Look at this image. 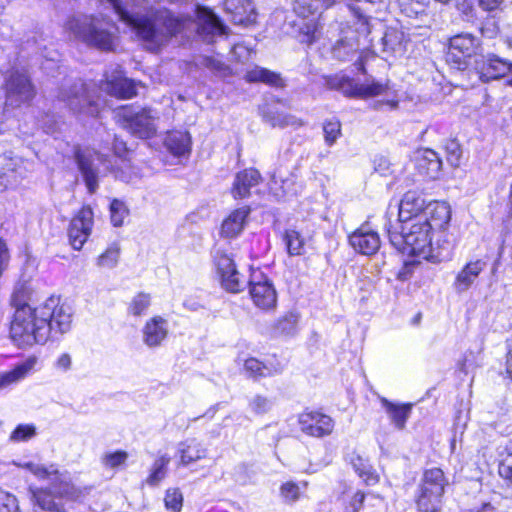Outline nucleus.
I'll return each mask as SVG.
<instances>
[{
	"mask_svg": "<svg viewBox=\"0 0 512 512\" xmlns=\"http://www.w3.org/2000/svg\"><path fill=\"white\" fill-rule=\"evenodd\" d=\"M450 219L451 210L447 203H429L424 214L414 221L387 228L390 243L403 254L439 262L443 250L449 246L446 230Z\"/></svg>",
	"mask_w": 512,
	"mask_h": 512,
	"instance_id": "nucleus-1",
	"label": "nucleus"
},
{
	"mask_svg": "<svg viewBox=\"0 0 512 512\" xmlns=\"http://www.w3.org/2000/svg\"><path fill=\"white\" fill-rule=\"evenodd\" d=\"M15 313L10 324V338L19 348L44 344L51 334H64L72 324V309L57 297L48 298L38 307L21 303L20 292L11 299Z\"/></svg>",
	"mask_w": 512,
	"mask_h": 512,
	"instance_id": "nucleus-2",
	"label": "nucleus"
},
{
	"mask_svg": "<svg viewBox=\"0 0 512 512\" xmlns=\"http://www.w3.org/2000/svg\"><path fill=\"white\" fill-rule=\"evenodd\" d=\"M188 24L193 23L174 17L168 10H160L149 17L140 18H134L130 14V30H134L151 51L159 49L171 36L181 32Z\"/></svg>",
	"mask_w": 512,
	"mask_h": 512,
	"instance_id": "nucleus-3",
	"label": "nucleus"
},
{
	"mask_svg": "<svg viewBox=\"0 0 512 512\" xmlns=\"http://www.w3.org/2000/svg\"><path fill=\"white\" fill-rule=\"evenodd\" d=\"M65 29L75 39L101 50H112L116 40V28L102 18L81 15L70 18Z\"/></svg>",
	"mask_w": 512,
	"mask_h": 512,
	"instance_id": "nucleus-4",
	"label": "nucleus"
},
{
	"mask_svg": "<svg viewBox=\"0 0 512 512\" xmlns=\"http://www.w3.org/2000/svg\"><path fill=\"white\" fill-rule=\"evenodd\" d=\"M346 8L350 13L351 22L356 28L341 27V38L334 45L332 53L336 59L341 61L353 60L355 57L359 60L362 56V52H359V40L372 33V25L369 19L361 13L359 7L351 5Z\"/></svg>",
	"mask_w": 512,
	"mask_h": 512,
	"instance_id": "nucleus-5",
	"label": "nucleus"
},
{
	"mask_svg": "<svg viewBox=\"0 0 512 512\" xmlns=\"http://www.w3.org/2000/svg\"><path fill=\"white\" fill-rule=\"evenodd\" d=\"M447 485L448 480L441 469L431 468L425 470L416 497L418 510L420 512H439Z\"/></svg>",
	"mask_w": 512,
	"mask_h": 512,
	"instance_id": "nucleus-6",
	"label": "nucleus"
},
{
	"mask_svg": "<svg viewBox=\"0 0 512 512\" xmlns=\"http://www.w3.org/2000/svg\"><path fill=\"white\" fill-rule=\"evenodd\" d=\"M341 90L351 97L372 98L382 96L383 99L377 102L376 108L381 109L384 106L389 109H396L398 106V96L394 89L387 84L375 80H367L364 83H356L349 78H343Z\"/></svg>",
	"mask_w": 512,
	"mask_h": 512,
	"instance_id": "nucleus-7",
	"label": "nucleus"
},
{
	"mask_svg": "<svg viewBox=\"0 0 512 512\" xmlns=\"http://www.w3.org/2000/svg\"><path fill=\"white\" fill-rule=\"evenodd\" d=\"M6 107H19L28 103L35 95L34 87L24 68L13 67L5 79Z\"/></svg>",
	"mask_w": 512,
	"mask_h": 512,
	"instance_id": "nucleus-8",
	"label": "nucleus"
},
{
	"mask_svg": "<svg viewBox=\"0 0 512 512\" xmlns=\"http://www.w3.org/2000/svg\"><path fill=\"white\" fill-rule=\"evenodd\" d=\"M59 99L65 102L70 110L79 116L95 117L99 114L100 105L93 98L85 83L78 81L69 88H62Z\"/></svg>",
	"mask_w": 512,
	"mask_h": 512,
	"instance_id": "nucleus-9",
	"label": "nucleus"
},
{
	"mask_svg": "<svg viewBox=\"0 0 512 512\" xmlns=\"http://www.w3.org/2000/svg\"><path fill=\"white\" fill-rule=\"evenodd\" d=\"M249 294L253 304L262 311H273L277 306L278 297L274 284L259 270L251 273Z\"/></svg>",
	"mask_w": 512,
	"mask_h": 512,
	"instance_id": "nucleus-10",
	"label": "nucleus"
},
{
	"mask_svg": "<svg viewBox=\"0 0 512 512\" xmlns=\"http://www.w3.org/2000/svg\"><path fill=\"white\" fill-rule=\"evenodd\" d=\"M214 262L221 286L228 292L239 293L246 286V279L237 270L234 260L225 252L217 250Z\"/></svg>",
	"mask_w": 512,
	"mask_h": 512,
	"instance_id": "nucleus-11",
	"label": "nucleus"
},
{
	"mask_svg": "<svg viewBox=\"0 0 512 512\" xmlns=\"http://www.w3.org/2000/svg\"><path fill=\"white\" fill-rule=\"evenodd\" d=\"M23 468L31 472L34 476L42 480H49L52 482L59 481V485L55 486V492L61 496L69 499H77L81 491L72 484L64 475H59L57 468L54 465L45 466L40 463L26 462L21 465Z\"/></svg>",
	"mask_w": 512,
	"mask_h": 512,
	"instance_id": "nucleus-12",
	"label": "nucleus"
},
{
	"mask_svg": "<svg viewBox=\"0 0 512 512\" xmlns=\"http://www.w3.org/2000/svg\"><path fill=\"white\" fill-rule=\"evenodd\" d=\"M480 48V40L469 33L458 34L450 39L447 61L462 69L466 60L476 55Z\"/></svg>",
	"mask_w": 512,
	"mask_h": 512,
	"instance_id": "nucleus-13",
	"label": "nucleus"
},
{
	"mask_svg": "<svg viewBox=\"0 0 512 512\" xmlns=\"http://www.w3.org/2000/svg\"><path fill=\"white\" fill-rule=\"evenodd\" d=\"M298 423L303 433L317 438L330 435L334 429L333 419L317 411L302 413L299 416Z\"/></svg>",
	"mask_w": 512,
	"mask_h": 512,
	"instance_id": "nucleus-14",
	"label": "nucleus"
},
{
	"mask_svg": "<svg viewBox=\"0 0 512 512\" xmlns=\"http://www.w3.org/2000/svg\"><path fill=\"white\" fill-rule=\"evenodd\" d=\"M372 47L383 54V58L402 55L406 47L404 32L398 27H387L383 35L375 43L374 38L370 40Z\"/></svg>",
	"mask_w": 512,
	"mask_h": 512,
	"instance_id": "nucleus-15",
	"label": "nucleus"
},
{
	"mask_svg": "<svg viewBox=\"0 0 512 512\" xmlns=\"http://www.w3.org/2000/svg\"><path fill=\"white\" fill-rule=\"evenodd\" d=\"M477 69L482 81L507 78V83L512 86V63L497 55L483 57L477 64Z\"/></svg>",
	"mask_w": 512,
	"mask_h": 512,
	"instance_id": "nucleus-16",
	"label": "nucleus"
},
{
	"mask_svg": "<svg viewBox=\"0 0 512 512\" xmlns=\"http://www.w3.org/2000/svg\"><path fill=\"white\" fill-rule=\"evenodd\" d=\"M93 226V212L90 207H83L71 220L68 236L72 247L80 250L87 241Z\"/></svg>",
	"mask_w": 512,
	"mask_h": 512,
	"instance_id": "nucleus-17",
	"label": "nucleus"
},
{
	"mask_svg": "<svg viewBox=\"0 0 512 512\" xmlns=\"http://www.w3.org/2000/svg\"><path fill=\"white\" fill-rule=\"evenodd\" d=\"M487 262L483 259H475L467 262L456 274L453 288L458 294L467 292L475 285L480 274L486 269Z\"/></svg>",
	"mask_w": 512,
	"mask_h": 512,
	"instance_id": "nucleus-18",
	"label": "nucleus"
},
{
	"mask_svg": "<svg viewBox=\"0 0 512 512\" xmlns=\"http://www.w3.org/2000/svg\"><path fill=\"white\" fill-rule=\"evenodd\" d=\"M225 12L231 22L248 26L256 22L257 12L252 0H225Z\"/></svg>",
	"mask_w": 512,
	"mask_h": 512,
	"instance_id": "nucleus-19",
	"label": "nucleus"
},
{
	"mask_svg": "<svg viewBox=\"0 0 512 512\" xmlns=\"http://www.w3.org/2000/svg\"><path fill=\"white\" fill-rule=\"evenodd\" d=\"M422 196L415 191L406 192L398 205V223L396 226L414 221L426 211Z\"/></svg>",
	"mask_w": 512,
	"mask_h": 512,
	"instance_id": "nucleus-20",
	"label": "nucleus"
},
{
	"mask_svg": "<svg viewBox=\"0 0 512 512\" xmlns=\"http://www.w3.org/2000/svg\"><path fill=\"white\" fill-rule=\"evenodd\" d=\"M413 160L419 173L429 179H437L441 175L442 160L437 152L428 148H421L414 152Z\"/></svg>",
	"mask_w": 512,
	"mask_h": 512,
	"instance_id": "nucleus-21",
	"label": "nucleus"
},
{
	"mask_svg": "<svg viewBox=\"0 0 512 512\" xmlns=\"http://www.w3.org/2000/svg\"><path fill=\"white\" fill-rule=\"evenodd\" d=\"M168 333V321L160 315L153 316L142 329L143 342L150 348L159 347L168 337Z\"/></svg>",
	"mask_w": 512,
	"mask_h": 512,
	"instance_id": "nucleus-22",
	"label": "nucleus"
},
{
	"mask_svg": "<svg viewBox=\"0 0 512 512\" xmlns=\"http://www.w3.org/2000/svg\"><path fill=\"white\" fill-rule=\"evenodd\" d=\"M38 365V357L30 355L25 360L17 363L11 370L0 375V388H7L24 380L38 370Z\"/></svg>",
	"mask_w": 512,
	"mask_h": 512,
	"instance_id": "nucleus-23",
	"label": "nucleus"
},
{
	"mask_svg": "<svg viewBox=\"0 0 512 512\" xmlns=\"http://www.w3.org/2000/svg\"><path fill=\"white\" fill-rule=\"evenodd\" d=\"M76 160L89 192L94 193L98 188L95 162L100 160L99 154L91 150L78 151Z\"/></svg>",
	"mask_w": 512,
	"mask_h": 512,
	"instance_id": "nucleus-24",
	"label": "nucleus"
},
{
	"mask_svg": "<svg viewBox=\"0 0 512 512\" xmlns=\"http://www.w3.org/2000/svg\"><path fill=\"white\" fill-rule=\"evenodd\" d=\"M166 151L180 163L182 158H187L191 152V138L187 132L170 131L163 140Z\"/></svg>",
	"mask_w": 512,
	"mask_h": 512,
	"instance_id": "nucleus-25",
	"label": "nucleus"
},
{
	"mask_svg": "<svg viewBox=\"0 0 512 512\" xmlns=\"http://www.w3.org/2000/svg\"><path fill=\"white\" fill-rule=\"evenodd\" d=\"M350 245L363 255H373L380 248V237L377 232L361 227L349 236Z\"/></svg>",
	"mask_w": 512,
	"mask_h": 512,
	"instance_id": "nucleus-26",
	"label": "nucleus"
},
{
	"mask_svg": "<svg viewBox=\"0 0 512 512\" xmlns=\"http://www.w3.org/2000/svg\"><path fill=\"white\" fill-rule=\"evenodd\" d=\"M176 456L179 458L181 465L188 466L197 461L206 459L208 449L196 439H186L178 444Z\"/></svg>",
	"mask_w": 512,
	"mask_h": 512,
	"instance_id": "nucleus-27",
	"label": "nucleus"
},
{
	"mask_svg": "<svg viewBox=\"0 0 512 512\" xmlns=\"http://www.w3.org/2000/svg\"><path fill=\"white\" fill-rule=\"evenodd\" d=\"M195 12L197 17L196 26L199 34L214 36L225 33V27L212 10L197 5Z\"/></svg>",
	"mask_w": 512,
	"mask_h": 512,
	"instance_id": "nucleus-28",
	"label": "nucleus"
},
{
	"mask_svg": "<svg viewBox=\"0 0 512 512\" xmlns=\"http://www.w3.org/2000/svg\"><path fill=\"white\" fill-rule=\"evenodd\" d=\"M156 117L151 110L143 109L141 112L130 115V133L140 138H150L156 132Z\"/></svg>",
	"mask_w": 512,
	"mask_h": 512,
	"instance_id": "nucleus-29",
	"label": "nucleus"
},
{
	"mask_svg": "<svg viewBox=\"0 0 512 512\" xmlns=\"http://www.w3.org/2000/svg\"><path fill=\"white\" fill-rule=\"evenodd\" d=\"M379 400L391 424L397 430H403L406 426L407 420L411 415L412 405L396 404L389 401L385 397H379Z\"/></svg>",
	"mask_w": 512,
	"mask_h": 512,
	"instance_id": "nucleus-30",
	"label": "nucleus"
},
{
	"mask_svg": "<svg viewBox=\"0 0 512 512\" xmlns=\"http://www.w3.org/2000/svg\"><path fill=\"white\" fill-rule=\"evenodd\" d=\"M249 213L250 209L248 207H241L232 211L222 223L221 235L226 238L238 236L245 226Z\"/></svg>",
	"mask_w": 512,
	"mask_h": 512,
	"instance_id": "nucleus-31",
	"label": "nucleus"
},
{
	"mask_svg": "<svg viewBox=\"0 0 512 512\" xmlns=\"http://www.w3.org/2000/svg\"><path fill=\"white\" fill-rule=\"evenodd\" d=\"M101 89L115 98L126 99L128 95V85L125 71L118 68L111 71L107 75L106 81L102 83Z\"/></svg>",
	"mask_w": 512,
	"mask_h": 512,
	"instance_id": "nucleus-32",
	"label": "nucleus"
},
{
	"mask_svg": "<svg viewBox=\"0 0 512 512\" xmlns=\"http://www.w3.org/2000/svg\"><path fill=\"white\" fill-rule=\"evenodd\" d=\"M260 174L257 170L247 169L239 172L232 188L234 198H245L249 196L250 189L259 183Z\"/></svg>",
	"mask_w": 512,
	"mask_h": 512,
	"instance_id": "nucleus-33",
	"label": "nucleus"
},
{
	"mask_svg": "<svg viewBox=\"0 0 512 512\" xmlns=\"http://www.w3.org/2000/svg\"><path fill=\"white\" fill-rule=\"evenodd\" d=\"M244 371L252 378L270 377L281 372L279 364L263 363L256 358H248L243 364Z\"/></svg>",
	"mask_w": 512,
	"mask_h": 512,
	"instance_id": "nucleus-34",
	"label": "nucleus"
},
{
	"mask_svg": "<svg viewBox=\"0 0 512 512\" xmlns=\"http://www.w3.org/2000/svg\"><path fill=\"white\" fill-rule=\"evenodd\" d=\"M335 2L336 0H295L293 10L298 16L306 18L321 13Z\"/></svg>",
	"mask_w": 512,
	"mask_h": 512,
	"instance_id": "nucleus-35",
	"label": "nucleus"
},
{
	"mask_svg": "<svg viewBox=\"0 0 512 512\" xmlns=\"http://www.w3.org/2000/svg\"><path fill=\"white\" fill-rule=\"evenodd\" d=\"M321 36V24L319 19H312L310 21H302L299 24L296 38L299 42L311 45L316 42Z\"/></svg>",
	"mask_w": 512,
	"mask_h": 512,
	"instance_id": "nucleus-36",
	"label": "nucleus"
},
{
	"mask_svg": "<svg viewBox=\"0 0 512 512\" xmlns=\"http://www.w3.org/2000/svg\"><path fill=\"white\" fill-rule=\"evenodd\" d=\"M246 80L249 82H263L272 86H282L283 81L279 74L261 67H255L246 73Z\"/></svg>",
	"mask_w": 512,
	"mask_h": 512,
	"instance_id": "nucleus-37",
	"label": "nucleus"
},
{
	"mask_svg": "<svg viewBox=\"0 0 512 512\" xmlns=\"http://www.w3.org/2000/svg\"><path fill=\"white\" fill-rule=\"evenodd\" d=\"M351 464L359 477L362 478L367 485H374L378 482V475L372 470V467L366 459L356 455L351 458Z\"/></svg>",
	"mask_w": 512,
	"mask_h": 512,
	"instance_id": "nucleus-38",
	"label": "nucleus"
},
{
	"mask_svg": "<svg viewBox=\"0 0 512 512\" xmlns=\"http://www.w3.org/2000/svg\"><path fill=\"white\" fill-rule=\"evenodd\" d=\"M263 119L272 127H286V126H295L300 125L298 120L291 115L269 110L263 112Z\"/></svg>",
	"mask_w": 512,
	"mask_h": 512,
	"instance_id": "nucleus-39",
	"label": "nucleus"
},
{
	"mask_svg": "<svg viewBox=\"0 0 512 512\" xmlns=\"http://www.w3.org/2000/svg\"><path fill=\"white\" fill-rule=\"evenodd\" d=\"M169 462L170 457L167 455H162L155 460L151 473L147 478V483L149 485H157L166 477Z\"/></svg>",
	"mask_w": 512,
	"mask_h": 512,
	"instance_id": "nucleus-40",
	"label": "nucleus"
},
{
	"mask_svg": "<svg viewBox=\"0 0 512 512\" xmlns=\"http://www.w3.org/2000/svg\"><path fill=\"white\" fill-rule=\"evenodd\" d=\"M294 185L295 182L292 177L283 179L281 175H274L270 183V189L276 196L284 197L295 193Z\"/></svg>",
	"mask_w": 512,
	"mask_h": 512,
	"instance_id": "nucleus-41",
	"label": "nucleus"
},
{
	"mask_svg": "<svg viewBox=\"0 0 512 512\" xmlns=\"http://www.w3.org/2000/svg\"><path fill=\"white\" fill-rule=\"evenodd\" d=\"M284 241L290 255H301L304 250V240L300 233L295 230H287Z\"/></svg>",
	"mask_w": 512,
	"mask_h": 512,
	"instance_id": "nucleus-42",
	"label": "nucleus"
},
{
	"mask_svg": "<svg viewBox=\"0 0 512 512\" xmlns=\"http://www.w3.org/2000/svg\"><path fill=\"white\" fill-rule=\"evenodd\" d=\"M33 499L44 511H55L57 509L53 495L47 490L40 489L33 491Z\"/></svg>",
	"mask_w": 512,
	"mask_h": 512,
	"instance_id": "nucleus-43",
	"label": "nucleus"
},
{
	"mask_svg": "<svg viewBox=\"0 0 512 512\" xmlns=\"http://www.w3.org/2000/svg\"><path fill=\"white\" fill-rule=\"evenodd\" d=\"M165 507L172 512H180L183 505V496L179 489L170 488L164 497Z\"/></svg>",
	"mask_w": 512,
	"mask_h": 512,
	"instance_id": "nucleus-44",
	"label": "nucleus"
},
{
	"mask_svg": "<svg viewBox=\"0 0 512 512\" xmlns=\"http://www.w3.org/2000/svg\"><path fill=\"white\" fill-rule=\"evenodd\" d=\"M324 138L327 145H333L341 135V124L338 120H328L323 125Z\"/></svg>",
	"mask_w": 512,
	"mask_h": 512,
	"instance_id": "nucleus-45",
	"label": "nucleus"
},
{
	"mask_svg": "<svg viewBox=\"0 0 512 512\" xmlns=\"http://www.w3.org/2000/svg\"><path fill=\"white\" fill-rule=\"evenodd\" d=\"M403 13L408 17L417 16L425 11L426 0H399Z\"/></svg>",
	"mask_w": 512,
	"mask_h": 512,
	"instance_id": "nucleus-46",
	"label": "nucleus"
},
{
	"mask_svg": "<svg viewBox=\"0 0 512 512\" xmlns=\"http://www.w3.org/2000/svg\"><path fill=\"white\" fill-rule=\"evenodd\" d=\"M127 454L124 451L108 452L105 453L101 462L105 468L114 469L125 463Z\"/></svg>",
	"mask_w": 512,
	"mask_h": 512,
	"instance_id": "nucleus-47",
	"label": "nucleus"
},
{
	"mask_svg": "<svg viewBox=\"0 0 512 512\" xmlns=\"http://www.w3.org/2000/svg\"><path fill=\"white\" fill-rule=\"evenodd\" d=\"M446 158L448 163L453 167L460 165L462 150L459 143L455 140H450L445 146Z\"/></svg>",
	"mask_w": 512,
	"mask_h": 512,
	"instance_id": "nucleus-48",
	"label": "nucleus"
},
{
	"mask_svg": "<svg viewBox=\"0 0 512 512\" xmlns=\"http://www.w3.org/2000/svg\"><path fill=\"white\" fill-rule=\"evenodd\" d=\"M280 494L285 502H295L300 498L301 488L298 484L288 481L282 484Z\"/></svg>",
	"mask_w": 512,
	"mask_h": 512,
	"instance_id": "nucleus-49",
	"label": "nucleus"
},
{
	"mask_svg": "<svg viewBox=\"0 0 512 512\" xmlns=\"http://www.w3.org/2000/svg\"><path fill=\"white\" fill-rule=\"evenodd\" d=\"M0 512H19L16 497L0 489Z\"/></svg>",
	"mask_w": 512,
	"mask_h": 512,
	"instance_id": "nucleus-50",
	"label": "nucleus"
},
{
	"mask_svg": "<svg viewBox=\"0 0 512 512\" xmlns=\"http://www.w3.org/2000/svg\"><path fill=\"white\" fill-rule=\"evenodd\" d=\"M249 407L253 413L261 415L267 413L271 409L272 403L268 398L256 395L250 400Z\"/></svg>",
	"mask_w": 512,
	"mask_h": 512,
	"instance_id": "nucleus-51",
	"label": "nucleus"
},
{
	"mask_svg": "<svg viewBox=\"0 0 512 512\" xmlns=\"http://www.w3.org/2000/svg\"><path fill=\"white\" fill-rule=\"evenodd\" d=\"M150 303H151V297L149 294L144 293V292L138 293L136 296H134L132 303H131V308H132L133 314H135V315L142 314L143 312H145L148 309V307L150 306Z\"/></svg>",
	"mask_w": 512,
	"mask_h": 512,
	"instance_id": "nucleus-52",
	"label": "nucleus"
},
{
	"mask_svg": "<svg viewBox=\"0 0 512 512\" xmlns=\"http://www.w3.org/2000/svg\"><path fill=\"white\" fill-rule=\"evenodd\" d=\"M482 347L479 346L476 350H469L464 355L462 360H459L458 366L461 371L467 372L468 368L476 365L481 354Z\"/></svg>",
	"mask_w": 512,
	"mask_h": 512,
	"instance_id": "nucleus-53",
	"label": "nucleus"
},
{
	"mask_svg": "<svg viewBox=\"0 0 512 512\" xmlns=\"http://www.w3.org/2000/svg\"><path fill=\"white\" fill-rule=\"evenodd\" d=\"M35 435V427L33 425H19L12 432L10 439L15 442L26 441Z\"/></svg>",
	"mask_w": 512,
	"mask_h": 512,
	"instance_id": "nucleus-54",
	"label": "nucleus"
},
{
	"mask_svg": "<svg viewBox=\"0 0 512 512\" xmlns=\"http://www.w3.org/2000/svg\"><path fill=\"white\" fill-rule=\"evenodd\" d=\"M118 250L115 248L108 249L97 259V265L101 268H113L118 262Z\"/></svg>",
	"mask_w": 512,
	"mask_h": 512,
	"instance_id": "nucleus-55",
	"label": "nucleus"
},
{
	"mask_svg": "<svg viewBox=\"0 0 512 512\" xmlns=\"http://www.w3.org/2000/svg\"><path fill=\"white\" fill-rule=\"evenodd\" d=\"M111 222L114 226H121L123 224V213L125 212V205L123 202L115 199L110 205Z\"/></svg>",
	"mask_w": 512,
	"mask_h": 512,
	"instance_id": "nucleus-56",
	"label": "nucleus"
},
{
	"mask_svg": "<svg viewBox=\"0 0 512 512\" xmlns=\"http://www.w3.org/2000/svg\"><path fill=\"white\" fill-rule=\"evenodd\" d=\"M363 512H385L384 500L378 496L370 495L363 507Z\"/></svg>",
	"mask_w": 512,
	"mask_h": 512,
	"instance_id": "nucleus-57",
	"label": "nucleus"
},
{
	"mask_svg": "<svg viewBox=\"0 0 512 512\" xmlns=\"http://www.w3.org/2000/svg\"><path fill=\"white\" fill-rule=\"evenodd\" d=\"M127 2L128 0H107V3L123 22H128Z\"/></svg>",
	"mask_w": 512,
	"mask_h": 512,
	"instance_id": "nucleus-58",
	"label": "nucleus"
},
{
	"mask_svg": "<svg viewBox=\"0 0 512 512\" xmlns=\"http://www.w3.org/2000/svg\"><path fill=\"white\" fill-rule=\"evenodd\" d=\"M374 170L381 176H387L392 173L391 163L384 156H377L374 159Z\"/></svg>",
	"mask_w": 512,
	"mask_h": 512,
	"instance_id": "nucleus-59",
	"label": "nucleus"
},
{
	"mask_svg": "<svg viewBox=\"0 0 512 512\" xmlns=\"http://www.w3.org/2000/svg\"><path fill=\"white\" fill-rule=\"evenodd\" d=\"M252 54V50L243 44H237L232 48L233 57L240 62L247 61Z\"/></svg>",
	"mask_w": 512,
	"mask_h": 512,
	"instance_id": "nucleus-60",
	"label": "nucleus"
},
{
	"mask_svg": "<svg viewBox=\"0 0 512 512\" xmlns=\"http://www.w3.org/2000/svg\"><path fill=\"white\" fill-rule=\"evenodd\" d=\"M498 472L506 485L512 488V464L506 462L500 463Z\"/></svg>",
	"mask_w": 512,
	"mask_h": 512,
	"instance_id": "nucleus-61",
	"label": "nucleus"
},
{
	"mask_svg": "<svg viewBox=\"0 0 512 512\" xmlns=\"http://www.w3.org/2000/svg\"><path fill=\"white\" fill-rule=\"evenodd\" d=\"M365 495L360 491L356 492L349 503V509L351 512H360V509L364 507Z\"/></svg>",
	"mask_w": 512,
	"mask_h": 512,
	"instance_id": "nucleus-62",
	"label": "nucleus"
},
{
	"mask_svg": "<svg viewBox=\"0 0 512 512\" xmlns=\"http://www.w3.org/2000/svg\"><path fill=\"white\" fill-rule=\"evenodd\" d=\"M113 149H114L115 154L119 158H121L123 160L126 159V156L128 153V148H127L126 142L124 140H120L118 138V136H116L114 139Z\"/></svg>",
	"mask_w": 512,
	"mask_h": 512,
	"instance_id": "nucleus-63",
	"label": "nucleus"
},
{
	"mask_svg": "<svg viewBox=\"0 0 512 512\" xmlns=\"http://www.w3.org/2000/svg\"><path fill=\"white\" fill-rule=\"evenodd\" d=\"M71 365L72 359L68 353L61 354L55 362L56 368L64 372L68 371L71 368Z\"/></svg>",
	"mask_w": 512,
	"mask_h": 512,
	"instance_id": "nucleus-64",
	"label": "nucleus"
}]
</instances>
